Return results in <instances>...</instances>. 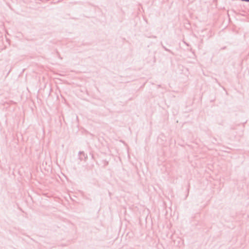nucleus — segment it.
Listing matches in <instances>:
<instances>
[{"instance_id":"obj_1","label":"nucleus","mask_w":249,"mask_h":249,"mask_svg":"<svg viewBox=\"0 0 249 249\" xmlns=\"http://www.w3.org/2000/svg\"><path fill=\"white\" fill-rule=\"evenodd\" d=\"M243 1H249V0H242Z\"/></svg>"}]
</instances>
